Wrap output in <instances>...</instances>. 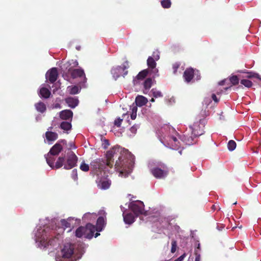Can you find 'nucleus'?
<instances>
[{
    "instance_id": "obj_1",
    "label": "nucleus",
    "mask_w": 261,
    "mask_h": 261,
    "mask_svg": "<svg viewBox=\"0 0 261 261\" xmlns=\"http://www.w3.org/2000/svg\"><path fill=\"white\" fill-rule=\"evenodd\" d=\"M119 153V148L114 147L106 153V159H96L90 163V167L92 170L95 172L97 176L105 175V172L103 170L107 167L112 168L114 164V157H117Z\"/></svg>"
},
{
    "instance_id": "obj_2",
    "label": "nucleus",
    "mask_w": 261,
    "mask_h": 261,
    "mask_svg": "<svg viewBox=\"0 0 261 261\" xmlns=\"http://www.w3.org/2000/svg\"><path fill=\"white\" fill-rule=\"evenodd\" d=\"M205 119H200L198 122H195L192 125H190L189 128L191 131L190 136H185V141L188 145L194 143V139L202 135L204 133V127L206 123Z\"/></svg>"
},
{
    "instance_id": "obj_3",
    "label": "nucleus",
    "mask_w": 261,
    "mask_h": 261,
    "mask_svg": "<svg viewBox=\"0 0 261 261\" xmlns=\"http://www.w3.org/2000/svg\"><path fill=\"white\" fill-rule=\"evenodd\" d=\"M74 246L71 243L65 244L61 249V255L56 257V261H73L72 257L74 253Z\"/></svg>"
},
{
    "instance_id": "obj_4",
    "label": "nucleus",
    "mask_w": 261,
    "mask_h": 261,
    "mask_svg": "<svg viewBox=\"0 0 261 261\" xmlns=\"http://www.w3.org/2000/svg\"><path fill=\"white\" fill-rule=\"evenodd\" d=\"M95 229L91 223H88L85 227L80 226L75 231V236L77 238H85L91 239L94 236Z\"/></svg>"
},
{
    "instance_id": "obj_5",
    "label": "nucleus",
    "mask_w": 261,
    "mask_h": 261,
    "mask_svg": "<svg viewBox=\"0 0 261 261\" xmlns=\"http://www.w3.org/2000/svg\"><path fill=\"white\" fill-rule=\"evenodd\" d=\"M150 172L156 178H164L169 173V168L165 164H162L151 168Z\"/></svg>"
},
{
    "instance_id": "obj_6",
    "label": "nucleus",
    "mask_w": 261,
    "mask_h": 261,
    "mask_svg": "<svg viewBox=\"0 0 261 261\" xmlns=\"http://www.w3.org/2000/svg\"><path fill=\"white\" fill-rule=\"evenodd\" d=\"M129 62L127 61H125L122 66H118L111 69V73L114 79L116 80L120 76L125 77L128 73L127 69L129 68Z\"/></svg>"
},
{
    "instance_id": "obj_7",
    "label": "nucleus",
    "mask_w": 261,
    "mask_h": 261,
    "mask_svg": "<svg viewBox=\"0 0 261 261\" xmlns=\"http://www.w3.org/2000/svg\"><path fill=\"white\" fill-rule=\"evenodd\" d=\"M69 74L71 75V77L72 79H75L78 77H84V83L86 82L87 78L86 77L85 74L84 73V71L83 69H72L71 68H70L68 70L67 72H65L63 73V78L69 81L70 79L69 77Z\"/></svg>"
},
{
    "instance_id": "obj_8",
    "label": "nucleus",
    "mask_w": 261,
    "mask_h": 261,
    "mask_svg": "<svg viewBox=\"0 0 261 261\" xmlns=\"http://www.w3.org/2000/svg\"><path fill=\"white\" fill-rule=\"evenodd\" d=\"M129 208L134 212L136 217L141 214L145 216L148 215V212L144 211V205L143 202L141 201H133L130 203Z\"/></svg>"
},
{
    "instance_id": "obj_9",
    "label": "nucleus",
    "mask_w": 261,
    "mask_h": 261,
    "mask_svg": "<svg viewBox=\"0 0 261 261\" xmlns=\"http://www.w3.org/2000/svg\"><path fill=\"white\" fill-rule=\"evenodd\" d=\"M77 157L73 151H70L67 154V160L64 164V168L69 170L76 165Z\"/></svg>"
},
{
    "instance_id": "obj_10",
    "label": "nucleus",
    "mask_w": 261,
    "mask_h": 261,
    "mask_svg": "<svg viewBox=\"0 0 261 261\" xmlns=\"http://www.w3.org/2000/svg\"><path fill=\"white\" fill-rule=\"evenodd\" d=\"M118 161H116L115 166V168L117 171L119 172V175L121 176H123V174H125V176L128 173L129 169L126 168V161L121 160L120 156L118 157Z\"/></svg>"
},
{
    "instance_id": "obj_11",
    "label": "nucleus",
    "mask_w": 261,
    "mask_h": 261,
    "mask_svg": "<svg viewBox=\"0 0 261 261\" xmlns=\"http://www.w3.org/2000/svg\"><path fill=\"white\" fill-rule=\"evenodd\" d=\"M147 64L148 67V68L147 69L150 71V75H151L153 78L158 76V69L156 68V63L153 57H148L147 60Z\"/></svg>"
},
{
    "instance_id": "obj_12",
    "label": "nucleus",
    "mask_w": 261,
    "mask_h": 261,
    "mask_svg": "<svg viewBox=\"0 0 261 261\" xmlns=\"http://www.w3.org/2000/svg\"><path fill=\"white\" fill-rule=\"evenodd\" d=\"M59 234H58L53 238H47L46 239L43 238L40 240V244L44 248L48 247L49 245L54 247L57 246L59 245Z\"/></svg>"
},
{
    "instance_id": "obj_13",
    "label": "nucleus",
    "mask_w": 261,
    "mask_h": 261,
    "mask_svg": "<svg viewBox=\"0 0 261 261\" xmlns=\"http://www.w3.org/2000/svg\"><path fill=\"white\" fill-rule=\"evenodd\" d=\"M59 74L57 68L53 67L47 71L46 73V79L50 83L53 84L55 83L58 77Z\"/></svg>"
},
{
    "instance_id": "obj_14",
    "label": "nucleus",
    "mask_w": 261,
    "mask_h": 261,
    "mask_svg": "<svg viewBox=\"0 0 261 261\" xmlns=\"http://www.w3.org/2000/svg\"><path fill=\"white\" fill-rule=\"evenodd\" d=\"M101 177H99V176H97L98 178L96 179V182L97 184L98 187L103 190H106L108 189L111 185V181L107 179L102 178L104 176V175L102 174Z\"/></svg>"
},
{
    "instance_id": "obj_15",
    "label": "nucleus",
    "mask_w": 261,
    "mask_h": 261,
    "mask_svg": "<svg viewBox=\"0 0 261 261\" xmlns=\"http://www.w3.org/2000/svg\"><path fill=\"white\" fill-rule=\"evenodd\" d=\"M63 146L60 143H56L50 149L49 155H58L62 150Z\"/></svg>"
},
{
    "instance_id": "obj_16",
    "label": "nucleus",
    "mask_w": 261,
    "mask_h": 261,
    "mask_svg": "<svg viewBox=\"0 0 261 261\" xmlns=\"http://www.w3.org/2000/svg\"><path fill=\"white\" fill-rule=\"evenodd\" d=\"M194 70L192 68H189L186 69L184 73V77L185 81L187 83H189L191 81L194 77Z\"/></svg>"
},
{
    "instance_id": "obj_17",
    "label": "nucleus",
    "mask_w": 261,
    "mask_h": 261,
    "mask_svg": "<svg viewBox=\"0 0 261 261\" xmlns=\"http://www.w3.org/2000/svg\"><path fill=\"white\" fill-rule=\"evenodd\" d=\"M106 225L105 219L103 217H99L97 220L96 226L93 225L95 231H101Z\"/></svg>"
},
{
    "instance_id": "obj_18",
    "label": "nucleus",
    "mask_w": 261,
    "mask_h": 261,
    "mask_svg": "<svg viewBox=\"0 0 261 261\" xmlns=\"http://www.w3.org/2000/svg\"><path fill=\"white\" fill-rule=\"evenodd\" d=\"M153 83V80L151 77L147 78L143 82V93L147 94Z\"/></svg>"
},
{
    "instance_id": "obj_19",
    "label": "nucleus",
    "mask_w": 261,
    "mask_h": 261,
    "mask_svg": "<svg viewBox=\"0 0 261 261\" xmlns=\"http://www.w3.org/2000/svg\"><path fill=\"white\" fill-rule=\"evenodd\" d=\"M73 116V113L70 110H65L61 111L60 114V118L63 120H68L71 119Z\"/></svg>"
},
{
    "instance_id": "obj_20",
    "label": "nucleus",
    "mask_w": 261,
    "mask_h": 261,
    "mask_svg": "<svg viewBox=\"0 0 261 261\" xmlns=\"http://www.w3.org/2000/svg\"><path fill=\"white\" fill-rule=\"evenodd\" d=\"M123 220L126 224H131L135 220V217L132 213L123 214Z\"/></svg>"
},
{
    "instance_id": "obj_21",
    "label": "nucleus",
    "mask_w": 261,
    "mask_h": 261,
    "mask_svg": "<svg viewBox=\"0 0 261 261\" xmlns=\"http://www.w3.org/2000/svg\"><path fill=\"white\" fill-rule=\"evenodd\" d=\"M147 99L143 96L138 95L136 97L135 102L137 106L142 107L147 103Z\"/></svg>"
},
{
    "instance_id": "obj_22",
    "label": "nucleus",
    "mask_w": 261,
    "mask_h": 261,
    "mask_svg": "<svg viewBox=\"0 0 261 261\" xmlns=\"http://www.w3.org/2000/svg\"><path fill=\"white\" fill-rule=\"evenodd\" d=\"M66 102L71 108H75L79 104V100L73 97H68L65 99Z\"/></svg>"
},
{
    "instance_id": "obj_23",
    "label": "nucleus",
    "mask_w": 261,
    "mask_h": 261,
    "mask_svg": "<svg viewBox=\"0 0 261 261\" xmlns=\"http://www.w3.org/2000/svg\"><path fill=\"white\" fill-rule=\"evenodd\" d=\"M45 137L47 141H53L58 139L57 133L51 131H47L45 133Z\"/></svg>"
},
{
    "instance_id": "obj_24",
    "label": "nucleus",
    "mask_w": 261,
    "mask_h": 261,
    "mask_svg": "<svg viewBox=\"0 0 261 261\" xmlns=\"http://www.w3.org/2000/svg\"><path fill=\"white\" fill-rule=\"evenodd\" d=\"M51 94L50 91L46 88L43 87L40 90V96L44 98H48Z\"/></svg>"
},
{
    "instance_id": "obj_25",
    "label": "nucleus",
    "mask_w": 261,
    "mask_h": 261,
    "mask_svg": "<svg viewBox=\"0 0 261 261\" xmlns=\"http://www.w3.org/2000/svg\"><path fill=\"white\" fill-rule=\"evenodd\" d=\"M65 163V156H60L58 158L55 165H54V168L59 169L62 167L63 166H64Z\"/></svg>"
},
{
    "instance_id": "obj_26",
    "label": "nucleus",
    "mask_w": 261,
    "mask_h": 261,
    "mask_svg": "<svg viewBox=\"0 0 261 261\" xmlns=\"http://www.w3.org/2000/svg\"><path fill=\"white\" fill-rule=\"evenodd\" d=\"M35 106L37 111L41 113H44L46 110L45 105L42 102H39L36 103Z\"/></svg>"
},
{
    "instance_id": "obj_27",
    "label": "nucleus",
    "mask_w": 261,
    "mask_h": 261,
    "mask_svg": "<svg viewBox=\"0 0 261 261\" xmlns=\"http://www.w3.org/2000/svg\"><path fill=\"white\" fill-rule=\"evenodd\" d=\"M55 155H49L48 153L47 156H45L46 160L48 165L52 168H54V162L55 161Z\"/></svg>"
},
{
    "instance_id": "obj_28",
    "label": "nucleus",
    "mask_w": 261,
    "mask_h": 261,
    "mask_svg": "<svg viewBox=\"0 0 261 261\" xmlns=\"http://www.w3.org/2000/svg\"><path fill=\"white\" fill-rule=\"evenodd\" d=\"M149 73L150 74L149 70L144 69L138 74L137 77L138 80H143Z\"/></svg>"
},
{
    "instance_id": "obj_29",
    "label": "nucleus",
    "mask_w": 261,
    "mask_h": 261,
    "mask_svg": "<svg viewBox=\"0 0 261 261\" xmlns=\"http://www.w3.org/2000/svg\"><path fill=\"white\" fill-rule=\"evenodd\" d=\"M67 89L70 94L72 95L77 94L80 91V89L77 86H68Z\"/></svg>"
},
{
    "instance_id": "obj_30",
    "label": "nucleus",
    "mask_w": 261,
    "mask_h": 261,
    "mask_svg": "<svg viewBox=\"0 0 261 261\" xmlns=\"http://www.w3.org/2000/svg\"><path fill=\"white\" fill-rule=\"evenodd\" d=\"M71 124L70 122L63 121L60 124V128L65 130H69L71 128Z\"/></svg>"
},
{
    "instance_id": "obj_31",
    "label": "nucleus",
    "mask_w": 261,
    "mask_h": 261,
    "mask_svg": "<svg viewBox=\"0 0 261 261\" xmlns=\"http://www.w3.org/2000/svg\"><path fill=\"white\" fill-rule=\"evenodd\" d=\"M72 218H68L67 220L65 219H62L61 220V225L65 228H68L71 227L70 221L73 220Z\"/></svg>"
},
{
    "instance_id": "obj_32",
    "label": "nucleus",
    "mask_w": 261,
    "mask_h": 261,
    "mask_svg": "<svg viewBox=\"0 0 261 261\" xmlns=\"http://www.w3.org/2000/svg\"><path fill=\"white\" fill-rule=\"evenodd\" d=\"M161 6L165 9H168L171 7V2L170 0H162L161 2Z\"/></svg>"
},
{
    "instance_id": "obj_33",
    "label": "nucleus",
    "mask_w": 261,
    "mask_h": 261,
    "mask_svg": "<svg viewBox=\"0 0 261 261\" xmlns=\"http://www.w3.org/2000/svg\"><path fill=\"white\" fill-rule=\"evenodd\" d=\"M151 92L152 93L153 96L155 98H158V97H161L163 96V94H162V92L161 91L158 90L155 88H153L151 90Z\"/></svg>"
},
{
    "instance_id": "obj_34",
    "label": "nucleus",
    "mask_w": 261,
    "mask_h": 261,
    "mask_svg": "<svg viewBox=\"0 0 261 261\" xmlns=\"http://www.w3.org/2000/svg\"><path fill=\"white\" fill-rule=\"evenodd\" d=\"M227 147L230 151H233L236 148V143L233 140H230L228 142Z\"/></svg>"
},
{
    "instance_id": "obj_35",
    "label": "nucleus",
    "mask_w": 261,
    "mask_h": 261,
    "mask_svg": "<svg viewBox=\"0 0 261 261\" xmlns=\"http://www.w3.org/2000/svg\"><path fill=\"white\" fill-rule=\"evenodd\" d=\"M240 83L247 88H250L252 86V83L251 81L246 79L242 80Z\"/></svg>"
},
{
    "instance_id": "obj_36",
    "label": "nucleus",
    "mask_w": 261,
    "mask_h": 261,
    "mask_svg": "<svg viewBox=\"0 0 261 261\" xmlns=\"http://www.w3.org/2000/svg\"><path fill=\"white\" fill-rule=\"evenodd\" d=\"M229 81L233 85L239 84V80L237 75H232L229 78Z\"/></svg>"
},
{
    "instance_id": "obj_37",
    "label": "nucleus",
    "mask_w": 261,
    "mask_h": 261,
    "mask_svg": "<svg viewBox=\"0 0 261 261\" xmlns=\"http://www.w3.org/2000/svg\"><path fill=\"white\" fill-rule=\"evenodd\" d=\"M80 169L84 172H87L89 170V165L86 164L85 162H83L80 165Z\"/></svg>"
},
{
    "instance_id": "obj_38",
    "label": "nucleus",
    "mask_w": 261,
    "mask_h": 261,
    "mask_svg": "<svg viewBox=\"0 0 261 261\" xmlns=\"http://www.w3.org/2000/svg\"><path fill=\"white\" fill-rule=\"evenodd\" d=\"M177 248V242L175 240H173L171 242V253H174L176 250Z\"/></svg>"
},
{
    "instance_id": "obj_39",
    "label": "nucleus",
    "mask_w": 261,
    "mask_h": 261,
    "mask_svg": "<svg viewBox=\"0 0 261 261\" xmlns=\"http://www.w3.org/2000/svg\"><path fill=\"white\" fill-rule=\"evenodd\" d=\"M180 64L178 62H175L172 64V69L173 70V73L175 74L178 68L179 67Z\"/></svg>"
},
{
    "instance_id": "obj_40",
    "label": "nucleus",
    "mask_w": 261,
    "mask_h": 261,
    "mask_svg": "<svg viewBox=\"0 0 261 261\" xmlns=\"http://www.w3.org/2000/svg\"><path fill=\"white\" fill-rule=\"evenodd\" d=\"M139 127V125L138 124H134L130 128V131L133 134H136Z\"/></svg>"
},
{
    "instance_id": "obj_41",
    "label": "nucleus",
    "mask_w": 261,
    "mask_h": 261,
    "mask_svg": "<svg viewBox=\"0 0 261 261\" xmlns=\"http://www.w3.org/2000/svg\"><path fill=\"white\" fill-rule=\"evenodd\" d=\"M247 75L246 77L248 78H252V77H254L258 78V74L255 73L254 72H247Z\"/></svg>"
},
{
    "instance_id": "obj_42",
    "label": "nucleus",
    "mask_w": 261,
    "mask_h": 261,
    "mask_svg": "<svg viewBox=\"0 0 261 261\" xmlns=\"http://www.w3.org/2000/svg\"><path fill=\"white\" fill-rule=\"evenodd\" d=\"M122 120L123 119H121L120 117L117 118L114 121L115 125L117 126V127H120L121 126Z\"/></svg>"
},
{
    "instance_id": "obj_43",
    "label": "nucleus",
    "mask_w": 261,
    "mask_h": 261,
    "mask_svg": "<svg viewBox=\"0 0 261 261\" xmlns=\"http://www.w3.org/2000/svg\"><path fill=\"white\" fill-rule=\"evenodd\" d=\"M71 177L74 180H77V172L76 169H74L72 171Z\"/></svg>"
},
{
    "instance_id": "obj_44",
    "label": "nucleus",
    "mask_w": 261,
    "mask_h": 261,
    "mask_svg": "<svg viewBox=\"0 0 261 261\" xmlns=\"http://www.w3.org/2000/svg\"><path fill=\"white\" fill-rule=\"evenodd\" d=\"M153 58L155 60L158 61L160 59V55L159 51H154L152 54Z\"/></svg>"
},
{
    "instance_id": "obj_45",
    "label": "nucleus",
    "mask_w": 261,
    "mask_h": 261,
    "mask_svg": "<svg viewBox=\"0 0 261 261\" xmlns=\"http://www.w3.org/2000/svg\"><path fill=\"white\" fill-rule=\"evenodd\" d=\"M194 254L195 255V261H200V253L197 250H195Z\"/></svg>"
},
{
    "instance_id": "obj_46",
    "label": "nucleus",
    "mask_w": 261,
    "mask_h": 261,
    "mask_svg": "<svg viewBox=\"0 0 261 261\" xmlns=\"http://www.w3.org/2000/svg\"><path fill=\"white\" fill-rule=\"evenodd\" d=\"M109 145L110 144L109 142V140L107 139H105L103 140V143H102L103 148L106 149Z\"/></svg>"
},
{
    "instance_id": "obj_47",
    "label": "nucleus",
    "mask_w": 261,
    "mask_h": 261,
    "mask_svg": "<svg viewBox=\"0 0 261 261\" xmlns=\"http://www.w3.org/2000/svg\"><path fill=\"white\" fill-rule=\"evenodd\" d=\"M185 256H186V254L184 253L182 255H181V256H180L179 257H178L177 258L175 259L174 261H182L184 260V258L185 257Z\"/></svg>"
},
{
    "instance_id": "obj_48",
    "label": "nucleus",
    "mask_w": 261,
    "mask_h": 261,
    "mask_svg": "<svg viewBox=\"0 0 261 261\" xmlns=\"http://www.w3.org/2000/svg\"><path fill=\"white\" fill-rule=\"evenodd\" d=\"M137 106L136 105V106H133L132 107V113H136L137 114V110H138V108H137Z\"/></svg>"
},
{
    "instance_id": "obj_49",
    "label": "nucleus",
    "mask_w": 261,
    "mask_h": 261,
    "mask_svg": "<svg viewBox=\"0 0 261 261\" xmlns=\"http://www.w3.org/2000/svg\"><path fill=\"white\" fill-rule=\"evenodd\" d=\"M171 139L175 143L176 146H178V143H179L177 138L174 136H172Z\"/></svg>"
},
{
    "instance_id": "obj_50",
    "label": "nucleus",
    "mask_w": 261,
    "mask_h": 261,
    "mask_svg": "<svg viewBox=\"0 0 261 261\" xmlns=\"http://www.w3.org/2000/svg\"><path fill=\"white\" fill-rule=\"evenodd\" d=\"M57 143H60V144H61L62 145H66L67 141L65 140L62 139L59 140Z\"/></svg>"
},
{
    "instance_id": "obj_51",
    "label": "nucleus",
    "mask_w": 261,
    "mask_h": 261,
    "mask_svg": "<svg viewBox=\"0 0 261 261\" xmlns=\"http://www.w3.org/2000/svg\"><path fill=\"white\" fill-rule=\"evenodd\" d=\"M212 98L216 102H218L219 101V99L217 98L216 95L215 94H213L212 95Z\"/></svg>"
},
{
    "instance_id": "obj_52",
    "label": "nucleus",
    "mask_w": 261,
    "mask_h": 261,
    "mask_svg": "<svg viewBox=\"0 0 261 261\" xmlns=\"http://www.w3.org/2000/svg\"><path fill=\"white\" fill-rule=\"evenodd\" d=\"M137 117V114L132 113L130 114V118L132 120H135L136 118Z\"/></svg>"
},
{
    "instance_id": "obj_53",
    "label": "nucleus",
    "mask_w": 261,
    "mask_h": 261,
    "mask_svg": "<svg viewBox=\"0 0 261 261\" xmlns=\"http://www.w3.org/2000/svg\"><path fill=\"white\" fill-rule=\"evenodd\" d=\"M195 250H197L199 252V251L200 250V244L199 243L197 244V246Z\"/></svg>"
},
{
    "instance_id": "obj_54",
    "label": "nucleus",
    "mask_w": 261,
    "mask_h": 261,
    "mask_svg": "<svg viewBox=\"0 0 261 261\" xmlns=\"http://www.w3.org/2000/svg\"><path fill=\"white\" fill-rule=\"evenodd\" d=\"M90 215V213L85 214L83 216V219H85L87 217Z\"/></svg>"
},
{
    "instance_id": "obj_55",
    "label": "nucleus",
    "mask_w": 261,
    "mask_h": 261,
    "mask_svg": "<svg viewBox=\"0 0 261 261\" xmlns=\"http://www.w3.org/2000/svg\"><path fill=\"white\" fill-rule=\"evenodd\" d=\"M98 232L99 231H97V232H96V233L95 234H94L95 238H96L100 235V233Z\"/></svg>"
},
{
    "instance_id": "obj_56",
    "label": "nucleus",
    "mask_w": 261,
    "mask_h": 261,
    "mask_svg": "<svg viewBox=\"0 0 261 261\" xmlns=\"http://www.w3.org/2000/svg\"><path fill=\"white\" fill-rule=\"evenodd\" d=\"M70 148H75V145H73L72 143H70Z\"/></svg>"
},
{
    "instance_id": "obj_57",
    "label": "nucleus",
    "mask_w": 261,
    "mask_h": 261,
    "mask_svg": "<svg viewBox=\"0 0 261 261\" xmlns=\"http://www.w3.org/2000/svg\"><path fill=\"white\" fill-rule=\"evenodd\" d=\"M212 208L213 210H215L216 209V206L215 205H213L212 206Z\"/></svg>"
},
{
    "instance_id": "obj_58",
    "label": "nucleus",
    "mask_w": 261,
    "mask_h": 261,
    "mask_svg": "<svg viewBox=\"0 0 261 261\" xmlns=\"http://www.w3.org/2000/svg\"><path fill=\"white\" fill-rule=\"evenodd\" d=\"M224 82H225V81H222L220 83V85H224Z\"/></svg>"
},
{
    "instance_id": "obj_59",
    "label": "nucleus",
    "mask_w": 261,
    "mask_h": 261,
    "mask_svg": "<svg viewBox=\"0 0 261 261\" xmlns=\"http://www.w3.org/2000/svg\"><path fill=\"white\" fill-rule=\"evenodd\" d=\"M126 116H128L127 114L126 113V114H124L123 115H122V117L123 118H124ZM128 116H127L128 117Z\"/></svg>"
},
{
    "instance_id": "obj_60",
    "label": "nucleus",
    "mask_w": 261,
    "mask_h": 261,
    "mask_svg": "<svg viewBox=\"0 0 261 261\" xmlns=\"http://www.w3.org/2000/svg\"><path fill=\"white\" fill-rule=\"evenodd\" d=\"M150 101L151 102H154V99L153 98H152L151 99H150Z\"/></svg>"
},
{
    "instance_id": "obj_61",
    "label": "nucleus",
    "mask_w": 261,
    "mask_h": 261,
    "mask_svg": "<svg viewBox=\"0 0 261 261\" xmlns=\"http://www.w3.org/2000/svg\"><path fill=\"white\" fill-rule=\"evenodd\" d=\"M237 204V201H236L234 203H233V204Z\"/></svg>"
}]
</instances>
